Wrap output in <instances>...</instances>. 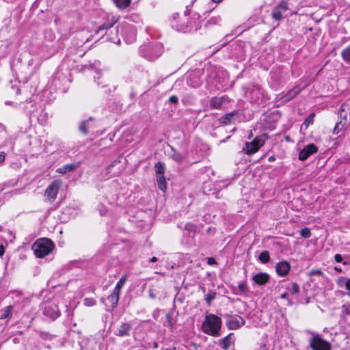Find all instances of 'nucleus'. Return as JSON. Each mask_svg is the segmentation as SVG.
Returning <instances> with one entry per match:
<instances>
[{
	"label": "nucleus",
	"instance_id": "obj_1",
	"mask_svg": "<svg viewBox=\"0 0 350 350\" xmlns=\"http://www.w3.org/2000/svg\"><path fill=\"white\" fill-rule=\"evenodd\" d=\"M221 319L217 316L210 314L205 317L202 325V329L204 333L212 336H219L221 326Z\"/></svg>",
	"mask_w": 350,
	"mask_h": 350
},
{
	"label": "nucleus",
	"instance_id": "obj_2",
	"mask_svg": "<svg viewBox=\"0 0 350 350\" xmlns=\"http://www.w3.org/2000/svg\"><path fill=\"white\" fill-rule=\"evenodd\" d=\"M53 249V241L47 238L39 239L32 245V250L38 258H43L49 255Z\"/></svg>",
	"mask_w": 350,
	"mask_h": 350
},
{
	"label": "nucleus",
	"instance_id": "obj_3",
	"mask_svg": "<svg viewBox=\"0 0 350 350\" xmlns=\"http://www.w3.org/2000/svg\"><path fill=\"white\" fill-rule=\"evenodd\" d=\"M141 53L145 58L153 61L162 54L163 47L160 44H144L141 47Z\"/></svg>",
	"mask_w": 350,
	"mask_h": 350
},
{
	"label": "nucleus",
	"instance_id": "obj_4",
	"mask_svg": "<svg viewBox=\"0 0 350 350\" xmlns=\"http://www.w3.org/2000/svg\"><path fill=\"white\" fill-rule=\"evenodd\" d=\"M310 347L312 350H331L332 345L324 340L319 334H314L309 340Z\"/></svg>",
	"mask_w": 350,
	"mask_h": 350
},
{
	"label": "nucleus",
	"instance_id": "obj_5",
	"mask_svg": "<svg viewBox=\"0 0 350 350\" xmlns=\"http://www.w3.org/2000/svg\"><path fill=\"white\" fill-rule=\"evenodd\" d=\"M265 144V140L256 137L251 142H246L243 151L247 154L256 153Z\"/></svg>",
	"mask_w": 350,
	"mask_h": 350
},
{
	"label": "nucleus",
	"instance_id": "obj_6",
	"mask_svg": "<svg viewBox=\"0 0 350 350\" xmlns=\"http://www.w3.org/2000/svg\"><path fill=\"white\" fill-rule=\"evenodd\" d=\"M61 186L60 180H55L53 181L46 189L44 196L50 202H53L58 193L59 189Z\"/></svg>",
	"mask_w": 350,
	"mask_h": 350
},
{
	"label": "nucleus",
	"instance_id": "obj_7",
	"mask_svg": "<svg viewBox=\"0 0 350 350\" xmlns=\"http://www.w3.org/2000/svg\"><path fill=\"white\" fill-rule=\"evenodd\" d=\"M226 326L229 329L234 330L243 326L245 319L239 315H228L226 317Z\"/></svg>",
	"mask_w": 350,
	"mask_h": 350
},
{
	"label": "nucleus",
	"instance_id": "obj_8",
	"mask_svg": "<svg viewBox=\"0 0 350 350\" xmlns=\"http://www.w3.org/2000/svg\"><path fill=\"white\" fill-rule=\"evenodd\" d=\"M288 10V5L286 1L280 2L272 11V18L275 21H280L283 18V14Z\"/></svg>",
	"mask_w": 350,
	"mask_h": 350
},
{
	"label": "nucleus",
	"instance_id": "obj_9",
	"mask_svg": "<svg viewBox=\"0 0 350 350\" xmlns=\"http://www.w3.org/2000/svg\"><path fill=\"white\" fill-rule=\"evenodd\" d=\"M318 148L314 144H310L306 146L299 153L300 161L306 160L310 155L317 152Z\"/></svg>",
	"mask_w": 350,
	"mask_h": 350
},
{
	"label": "nucleus",
	"instance_id": "obj_10",
	"mask_svg": "<svg viewBox=\"0 0 350 350\" xmlns=\"http://www.w3.org/2000/svg\"><path fill=\"white\" fill-rule=\"evenodd\" d=\"M291 265L287 261L279 262L275 267L277 273L280 276L286 275L290 270Z\"/></svg>",
	"mask_w": 350,
	"mask_h": 350
},
{
	"label": "nucleus",
	"instance_id": "obj_11",
	"mask_svg": "<svg viewBox=\"0 0 350 350\" xmlns=\"http://www.w3.org/2000/svg\"><path fill=\"white\" fill-rule=\"evenodd\" d=\"M119 18L118 16H111V18H108L107 22L98 27L96 33L112 27L118 21Z\"/></svg>",
	"mask_w": 350,
	"mask_h": 350
},
{
	"label": "nucleus",
	"instance_id": "obj_12",
	"mask_svg": "<svg viewBox=\"0 0 350 350\" xmlns=\"http://www.w3.org/2000/svg\"><path fill=\"white\" fill-rule=\"evenodd\" d=\"M269 275L267 273H259L252 277V280L258 285L266 284L269 280Z\"/></svg>",
	"mask_w": 350,
	"mask_h": 350
},
{
	"label": "nucleus",
	"instance_id": "obj_13",
	"mask_svg": "<svg viewBox=\"0 0 350 350\" xmlns=\"http://www.w3.org/2000/svg\"><path fill=\"white\" fill-rule=\"evenodd\" d=\"M187 21H188V17L186 16H183L180 18V23H174L172 24V26L174 27H176L177 31H183V32L190 31L191 29H189V27L187 25Z\"/></svg>",
	"mask_w": 350,
	"mask_h": 350
},
{
	"label": "nucleus",
	"instance_id": "obj_14",
	"mask_svg": "<svg viewBox=\"0 0 350 350\" xmlns=\"http://www.w3.org/2000/svg\"><path fill=\"white\" fill-rule=\"evenodd\" d=\"M232 335H233L232 333H230L226 337L219 339L218 341L219 346L224 350L229 349V348L232 344Z\"/></svg>",
	"mask_w": 350,
	"mask_h": 350
},
{
	"label": "nucleus",
	"instance_id": "obj_15",
	"mask_svg": "<svg viewBox=\"0 0 350 350\" xmlns=\"http://www.w3.org/2000/svg\"><path fill=\"white\" fill-rule=\"evenodd\" d=\"M340 111H343V109L342 107L340 108ZM346 123H347V119L345 117L342 118V112H340V120L338 122H336V124L334 128V130H333V133L335 135L338 134L343 129Z\"/></svg>",
	"mask_w": 350,
	"mask_h": 350
},
{
	"label": "nucleus",
	"instance_id": "obj_16",
	"mask_svg": "<svg viewBox=\"0 0 350 350\" xmlns=\"http://www.w3.org/2000/svg\"><path fill=\"white\" fill-rule=\"evenodd\" d=\"M226 100V98L224 96L222 97H213L211 98L210 101V106L212 109H219L221 108L224 101Z\"/></svg>",
	"mask_w": 350,
	"mask_h": 350
},
{
	"label": "nucleus",
	"instance_id": "obj_17",
	"mask_svg": "<svg viewBox=\"0 0 350 350\" xmlns=\"http://www.w3.org/2000/svg\"><path fill=\"white\" fill-rule=\"evenodd\" d=\"M300 92V90L297 88H293L286 94L284 95L280 98L282 102L286 103L290 101L291 99L295 98Z\"/></svg>",
	"mask_w": 350,
	"mask_h": 350
},
{
	"label": "nucleus",
	"instance_id": "obj_18",
	"mask_svg": "<svg viewBox=\"0 0 350 350\" xmlns=\"http://www.w3.org/2000/svg\"><path fill=\"white\" fill-rule=\"evenodd\" d=\"M131 329V326L128 323H123L118 329L117 336H128Z\"/></svg>",
	"mask_w": 350,
	"mask_h": 350
},
{
	"label": "nucleus",
	"instance_id": "obj_19",
	"mask_svg": "<svg viewBox=\"0 0 350 350\" xmlns=\"http://www.w3.org/2000/svg\"><path fill=\"white\" fill-rule=\"evenodd\" d=\"M76 167L77 165L73 163L66 164L64 166L57 168L56 172L59 174H66V172L72 171Z\"/></svg>",
	"mask_w": 350,
	"mask_h": 350
},
{
	"label": "nucleus",
	"instance_id": "obj_20",
	"mask_svg": "<svg viewBox=\"0 0 350 350\" xmlns=\"http://www.w3.org/2000/svg\"><path fill=\"white\" fill-rule=\"evenodd\" d=\"M157 182L158 184V187L163 192H165L166 190V182L164 176L159 175L157 176Z\"/></svg>",
	"mask_w": 350,
	"mask_h": 350
},
{
	"label": "nucleus",
	"instance_id": "obj_21",
	"mask_svg": "<svg viewBox=\"0 0 350 350\" xmlns=\"http://www.w3.org/2000/svg\"><path fill=\"white\" fill-rule=\"evenodd\" d=\"M119 298H120V294L116 293L113 291L111 293V295L108 297L107 299L111 302V306L113 308H115L117 306V305L118 304Z\"/></svg>",
	"mask_w": 350,
	"mask_h": 350
},
{
	"label": "nucleus",
	"instance_id": "obj_22",
	"mask_svg": "<svg viewBox=\"0 0 350 350\" xmlns=\"http://www.w3.org/2000/svg\"><path fill=\"white\" fill-rule=\"evenodd\" d=\"M127 276L126 275L122 276V278L120 279V280L117 282L113 292L120 294V290L122 288V286L124 285L125 282H126Z\"/></svg>",
	"mask_w": 350,
	"mask_h": 350
},
{
	"label": "nucleus",
	"instance_id": "obj_23",
	"mask_svg": "<svg viewBox=\"0 0 350 350\" xmlns=\"http://www.w3.org/2000/svg\"><path fill=\"white\" fill-rule=\"evenodd\" d=\"M154 167H155V171H156L157 176H159V175L164 176V173H165V164L163 163H162V162H157L155 164Z\"/></svg>",
	"mask_w": 350,
	"mask_h": 350
},
{
	"label": "nucleus",
	"instance_id": "obj_24",
	"mask_svg": "<svg viewBox=\"0 0 350 350\" xmlns=\"http://www.w3.org/2000/svg\"><path fill=\"white\" fill-rule=\"evenodd\" d=\"M116 5L120 9L126 8L131 3V0H113Z\"/></svg>",
	"mask_w": 350,
	"mask_h": 350
},
{
	"label": "nucleus",
	"instance_id": "obj_25",
	"mask_svg": "<svg viewBox=\"0 0 350 350\" xmlns=\"http://www.w3.org/2000/svg\"><path fill=\"white\" fill-rule=\"evenodd\" d=\"M341 56L346 63L350 64V44L342 51Z\"/></svg>",
	"mask_w": 350,
	"mask_h": 350
},
{
	"label": "nucleus",
	"instance_id": "obj_26",
	"mask_svg": "<svg viewBox=\"0 0 350 350\" xmlns=\"http://www.w3.org/2000/svg\"><path fill=\"white\" fill-rule=\"evenodd\" d=\"M12 314V306H7L3 311L1 314V319H4L7 318H10Z\"/></svg>",
	"mask_w": 350,
	"mask_h": 350
},
{
	"label": "nucleus",
	"instance_id": "obj_27",
	"mask_svg": "<svg viewBox=\"0 0 350 350\" xmlns=\"http://www.w3.org/2000/svg\"><path fill=\"white\" fill-rule=\"evenodd\" d=\"M258 259L262 263L268 262L270 259L269 252L267 250L262 252L258 256Z\"/></svg>",
	"mask_w": 350,
	"mask_h": 350
},
{
	"label": "nucleus",
	"instance_id": "obj_28",
	"mask_svg": "<svg viewBox=\"0 0 350 350\" xmlns=\"http://www.w3.org/2000/svg\"><path fill=\"white\" fill-rule=\"evenodd\" d=\"M234 112H231L222 116L220 119L221 122L224 124H228L230 123L232 118L234 116Z\"/></svg>",
	"mask_w": 350,
	"mask_h": 350
},
{
	"label": "nucleus",
	"instance_id": "obj_29",
	"mask_svg": "<svg viewBox=\"0 0 350 350\" xmlns=\"http://www.w3.org/2000/svg\"><path fill=\"white\" fill-rule=\"evenodd\" d=\"M90 120L82 121L79 124V131L84 135H87L88 133V125L89 124Z\"/></svg>",
	"mask_w": 350,
	"mask_h": 350
},
{
	"label": "nucleus",
	"instance_id": "obj_30",
	"mask_svg": "<svg viewBox=\"0 0 350 350\" xmlns=\"http://www.w3.org/2000/svg\"><path fill=\"white\" fill-rule=\"evenodd\" d=\"M172 153L171 154V157L172 158V159L176 162L180 163L183 159L181 154L178 152H176L173 148H172Z\"/></svg>",
	"mask_w": 350,
	"mask_h": 350
},
{
	"label": "nucleus",
	"instance_id": "obj_31",
	"mask_svg": "<svg viewBox=\"0 0 350 350\" xmlns=\"http://www.w3.org/2000/svg\"><path fill=\"white\" fill-rule=\"evenodd\" d=\"M216 293L213 292H209L205 295V301L208 305H210L211 301L215 298Z\"/></svg>",
	"mask_w": 350,
	"mask_h": 350
},
{
	"label": "nucleus",
	"instance_id": "obj_32",
	"mask_svg": "<svg viewBox=\"0 0 350 350\" xmlns=\"http://www.w3.org/2000/svg\"><path fill=\"white\" fill-rule=\"evenodd\" d=\"M300 234L304 238H309L311 237V232L309 228H304L301 230Z\"/></svg>",
	"mask_w": 350,
	"mask_h": 350
},
{
	"label": "nucleus",
	"instance_id": "obj_33",
	"mask_svg": "<svg viewBox=\"0 0 350 350\" xmlns=\"http://www.w3.org/2000/svg\"><path fill=\"white\" fill-rule=\"evenodd\" d=\"M314 113L310 114L304 121V124L308 126L309 124L313 123Z\"/></svg>",
	"mask_w": 350,
	"mask_h": 350
},
{
	"label": "nucleus",
	"instance_id": "obj_34",
	"mask_svg": "<svg viewBox=\"0 0 350 350\" xmlns=\"http://www.w3.org/2000/svg\"><path fill=\"white\" fill-rule=\"evenodd\" d=\"M342 312L344 314H350V305L344 304L342 306Z\"/></svg>",
	"mask_w": 350,
	"mask_h": 350
},
{
	"label": "nucleus",
	"instance_id": "obj_35",
	"mask_svg": "<svg viewBox=\"0 0 350 350\" xmlns=\"http://www.w3.org/2000/svg\"><path fill=\"white\" fill-rule=\"evenodd\" d=\"M292 293L297 294L299 291V286L296 283H293L291 286V289Z\"/></svg>",
	"mask_w": 350,
	"mask_h": 350
},
{
	"label": "nucleus",
	"instance_id": "obj_36",
	"mask_svg": "<svg viewBox=\"0 0 350 350\" xmlns=\"http://www.w3.org/2000/svg\"><path fill=\"white\" fill-rule=\"evenodd\" d=\"M309 275L310 276L314 275H323V272L320 269H313V270H311L310 271Z\"/></svg>",
	"mask_w": 350,
	"mask_h": 350
},
{
	"label": "nucleus",
	"instance_id": "obj_37",
	"mask_svg": "<svg viewBox=\"0 0 350 350\" xmlns=\"http://www.w3.org/2000/svg\"><path fill=\"white\" fill-rule=\"evenodd\" d=\"M239 289L243 293H246L247 291V287L245 283H240L238 285Z\"/></svg>",
	"mask_w": 350,
	"mask_h": 350
},
{
	"label": "nucleus",
	"instance_id": "obj_38",
	"mask_svg": "<svg viewBox=\"0 0 350 350\" xmlns=\"http://www.w3.org/2000/svg\"><path fill=\"white\" fill-rule=\"evenodd\" d=\"M44 314H46V315L50 316V317H51V318H53V319H55V318H57V317L59 316V312H57V311H53V312H52V314H49V313H48V311H47V309H46V308H45Z\"/></svg>",
	"mask_w": 350,
	"mask_h": 350
},
{
	"label": "nucleus",
	"instance_id": "obj_39",
	"mask_svg": "<svg viewBox=\"0 0 350 350\" xmlns=\"http://www.w3.org/2000/svg\"><path fill=\"white\" fill-rule=\"evenodd\" d=\"M84 304L88 306H92L96 304V301L94 299H85L84 300Z\"/></svg>",
	"mask_w": 350,
	"mask_h": 350
},
{
	"label": "nucleus",
	"instance_id": "obj_40",
	"mask_svg": "<svg viewBox=\"0 0 350 350\" xmlns=\"http://www.w3.org/2000/svg\"><path fill=\"white\" fill-rule=\"evenodd\" d=\"M345 281V288L350 291V278L349 279H343Z\"/></svg>",
	"mask_w": 350,
	"mask_h": 350
},
{
	"label": "nucleus",
	"instance_id": "obj_41",
	"mask_svg": "<svg viewBox=\"0 0 350 350\" xmlns=\"http://www.w3.org/2000/svg\"><path fill=\"white\" fill-rule=\"evenodd\" d=\"M169 100L171 103L176 104L178 103V98L176 96H171Z\"/></svg>",
	"mask_w": 350,
	"mask_h": 350
},
{
	"label": "nucleus",
	"instance_id": "obj_42",
	"mask_svg": "<svg viewBox=\"0 0 350 350\" xmlns=\"http://www.w3.org/2000/svg\"><path fill=\"white\" fill-rule=\"evenodd\" d=\"M334 260L337 262H341L342 261V257L340 254H337L334 256Z\"/></svg>",
	"mask_w": 350,
	"mask_h": 350
},
{
	"label": "nucleus",
	"instance_id": "obj_43",
	"mask_svg": "<svg viewBox=\"0 0 350 350\" xmlns=\"http://www.w3.org/2000/svg\"><path fill=\"white\" fill-rule=\"evenodd\" d=\"M207 263L210 265H215L217 263L216 260L213 258H207Z\"/></svg>",
	"mask_w": 350,
	"mask_h": 350
},
{
	"label": "nucleus",
	"instance_id": "obj_44",
	"mask_svg": "<svg viewBox=\"0 0 350 350\" xmlns=\"http://www.w3.org/2000/svg\"><path fill=\"white\" fill-rule=\"evenodd\" d=\"M185 229L190 230V231H193L195 230V226L191 224H187L185 226Z\"/></svg>",
	"mask_w": 350,
	"mask_h": 350
},
{
	"label": "nucleus",
	"instance_id": "obj_45",
	"mask_svg": "<svg viewBox=\"0 0 350 350\" xmlns=\"http://www.w3.org/2000/svg\"><path fill=\"white\" fill-rule=\"evenodd\" d=\"M5 253V247L3 245H0V257H2Z\"/></svg>",
	"mask_w": 350,
	"mask_h": 350
},
{
	"label": "nucleus",
	"instance_id": "obj_46",
	"mask_svg": "<svg viewBox=\"0 0 350 350\" xmlns=\"http://www.w3.org/2000/svg\"><path fill=\"white\" fill-rule=\"evenodd\" d=\"M5 154L3 152L0 153V163L5 160Z\"/></svg>",
	"mask_w": 350,
	"mask_h": 350
},
{
	"label": "nucleus",
	"instance_id": "obj_47",
	"mask_svg": "<svg viewBox=\"0 0 350 350\" xmlns=\"http://www.w3.org/2000/svg\"><path fill=\"white\" fill-rule=\"evenodd\" d=\"M287 296H288V294L286 293H284L283 294L281 295L280 297L282 299H286L287 298Z\"/></svg>",
	"mask_w": 350,
	"mask_h": 350
},
{
	"label": "nucleus",
	"instance_id": "obj_48",
	"mask_svg": "<svg viewBox=\"0 0 350 350\" xmlns=\"http://www.w3.org/2000/svg\"><path fill=\"white\" fill-rule=\"evenodd\" d=\"M166 318L168 320L169 324L172 326V323L171 322L170 314H167L166 315Z\"/></svg>",
	"mask_w": 350,
	"mask_h": 350
},
{
	"label": "nucleus",
	"instance_id": "obj_49",
	"mask_svg": "<svg viewBox=\"0 0 350 350\" xmlns=\"http://www.w3.org/2000/svg\"><path fill=\"white\" fill-rule=\"evenodd\" d=\"M157 260V258L156 257H152L150 259V262H156Z\"/></svg>",
	"mask_w": 350,
	"mask_h": 350
},
{
	"label": "nucleus",
	"instance_id": "obj_50",
	"mask_svg": "<svg viewBox=\"0 0 350 350\" xmlns=\"http://www.w3.org/2000/svg\"><path fill=\"white\" fill-rule=\"evenodd\" d=\"M221 1L222 0H212L213 2L217 3H220Z\"/></svg>",
	"mask_w": 350,
	"mask_h": 350
},
{
	"label": "nucleus",
	"instance_id": "obj_51",
	"mask_svg": "<svg viewBox=\"0 0 350 350\" xmlns=\"http://www.w3.org/2000/svg\"><path fill=\"white\" fill-rule=\"evenodd\" d=\"M274 160H275V159H274L273 157H271L269 158V161H274Z\"/></svg>",
	"mask_w": 350,
	"mask_h": 350
},
{
	"label": "nucleus",
	"instance_id": "obj_52",
	"mask_svg": "<svg viewBox=\"0 0 350 350\" xmlns=\"http://www.w3.org/2000/svg\"><path fill=\"white\" fill-rule=\"evenodd\" d=\"M100 75V72H97V78H98V79H99ZM94 79H96V77H94Z\"/></svg>",
	"mask_w": 350,
	"mask_h": 350
},
{
	"label": "nucleus",
	"instance_id": "obj_53",
	"mask_svg": "<svg viewBox=\"0 0 350 350\" xmlns=\"http://www.w3.org/2000/svg\"><path fill=\"white\" fill-rule=\"evenodd\" d=\"M165 350H176V348L175 347H173V348H168V349H166Z\"/></svg>",
	"mask_w": 350,
	"mask_h": 350
},
{
	"label": "nucleus",
	"instance_id": "obj_54",
	"mask_svg": "<svg viewBox=\"0 0 350 350\" xmlns=\"http://www.w3.org/2000/svg\"><path fill=\"white\" fill-rule=\"evenodd\" d=\"M335 269H336V271H341V269H338V268L336 267V268H335Z\"/></svg>",
	"mask_w": 350,
	"mask_h": 350
},
{
	"label": "nucleus",
	"instance_id": "obj_55",
	"mask_svg": "<svg viewBox=\"0 0 350 350\" xmlns=\"http://www.w3.org/2000/svg\"><path fill=\"white\" fill-rule=\"evenodd\" d=\"M97 84L98 85H100V84H102V83L97 82Z\"/></svg>",
	"mask_w": 350,
	"mask_h": 350
},
{
	"label": "nucleus",
	"instance_id": "obj_56",
	"mask_svg": "<svg viewBox=\"0 0 350 350\" xmlns=\"http://www.w3.org/2000/svg\"><path fill=\"white\" fill-rule=\"evenodd\" d=\"M173 18H174V20L175 21L176 20V16H173Z\"/></svg>",
	"mask_w": 350,
	"mask_h": 350
},
{
	"label": "nucleus",
	"instance_id": "obj_57",
	"mask_svg": "<svg viewBox=\"0 0 350 350\" xmlns=\"http://www.w3.org/2000/svg\"><path fill=\"white\" fill-rule=\"evenodd\" d=\"M286 140H289V137H286Z\"/></svg>",
	"mask_w": 350,
	"mask_h": 350
}]
</instances>
